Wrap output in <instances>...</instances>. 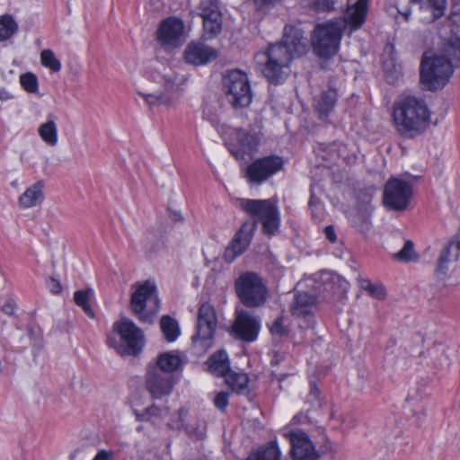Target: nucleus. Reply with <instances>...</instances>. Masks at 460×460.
<instances>
[{"mask_svg":"<svg viewBox=\"0 0 460 460\" xmlns=\"http://www.w3.org/2000/svg\"><path fill=\"white\" fill-rule=\"evenodd\" d=\"M291 444V456L293 460H319L320 455L316 451L309 436L301 430L285 433Z\"/></svg>","mask_w":460,"mask_h":460,"instance_id":"obj_17","label":"nucleus"},{"mask_svg":"<svg viewBox=\"0 0 460 460\" xmlns=\"http://www.w3.org/2000/svg\"><path fill=\"white\" fill-rule=\"evenodd\" d=\"M48 288L53 294H59L62 290L60 282L55 278H50L48 281Z\"/></svg>","mask_w":460,"mask_h":460,"instance_id":"obj_48","label":"nucleus"},{"mask_svg":"<svg viewBox=\"0 0 460 460\" xmlns=\"http://www.w3.org/2000/svg\"><path fill=\"white\" fill-rule=\"evenodd\" d=\"M394 258L397 261L404 262L416 261L419 258V255L414 250L413 242L407 240L404 243L403 247L398 252L394 253Z\"/></svg>","mask_w":460,"mask_h":460,"instance_id":"obj_39","label":"nucleus"},{"mask_svg":"<svg viewBox=\"0 0 460 460\" xmlns=\"http://www.w3.org/2000/svg\"><path fill=\"white\" fill-rule=\"evenodd\" d=\"M160 308L155 286L151 281L138 285L131 295L130 309L142 323L151 324Z\"/></svg>","mask_w":460,"mask_h":460,"instance_id":"obj_7","label":"nucleus"},{"mask_svg":"<svg viewBox=\"0 0 460 460\" xmlns=\"http://www.w3.org/2000/svg\"><path fill=\"white\" fill-rule=\"evenodd\" d=\"M43 199V183L37 181L20 196L19 205L23 208H29L40 204Z\"/></svg>","mask_w":460,"mask_h":460,"instance_id":"obj_23","label":"nucleus"},{"mask_svg":"<svg viewBox=\"0 0 460 460\" xmlns=\"http://www.w3.org/2000/svg\"><path fill=\"white\" fill-rule=\"evenodd\" d=\"M217 52L215 49L201 42L190 43L185 51L184 58L187 63L194 66H203L216 59Z\"/></svg>","mask_w":460,"mask_h":460,"instance_id":"obj_19","label":"nucleus"},{"mask_svg":"<svg viewBox=\"0 0 460 460\" xmlns=\"http://www.w3.org/2000/svg\"><path fill=\"white\" fill-rule=\"evenodd\" d=\"M143 430V426H138L137 428V431L141 432Z\"/></svg>","mask_w":460,"mask_h":460,"instance_id":"obj_59","label":"nucleus"},{"mask_svg":"<svg viewBox=\"0 0 460 460\" xmlns=\"http://www.w3.org/2000/svg\"><path fill=\"white\" fill-rule=\"evenodd\" d=\"M411 5H419L420 10H426L431 13L430 22H435L445 13L447 0H410Z\"/></svg>","mask_w":460,"mask_h":460,"instance_id":"obj_25","label":"nucleus"},{"mask_svg":"<svg viewBox=\"0 0 460 460\" xmlns=\"http://www.w3.org/2000/svg\"><path fill=\"white\" fill-rule=\"evenodd\" d=\"M40 62L43 66L49 68L52 72L57 73L61 69L60 61L50 49H44L40 53Z\"/></svg>","mask_w":460,"mask_h":460,"instance_id":"obj_40","label":"nucleus"},{"mask_svg":"<svg viewBox=\"0 0 460 460\" xmlns=\"http://www.w3.org/2000/svg\"><path fill=\"white\" fill-rule=\"evenodd\" d=\"M310 394L309 396L313 397L314 399H317L320 394V390L317 387V385L314 383L310 384Z\"/></svg>","mask_w":460,"mask_h":460,"instance_id":"obj_53","label":"nucleus"},{"mask_svg":"<svg viewBox=\"0 0 460 460\" xmlns=\"http://www.w3.org/2000/svg\"><path fill=\"white\" fill-rule=\"evenodd\" d=\"M198 10L202 19L222 15L219 0H200Z\"/></svg>","mask_w":460,"mask_h":460,"instance_id":"obj_36","label":"nucleus"},{"mask_svg":"<svg viewBox=\"0 0 460 460\" xmlns=\"http://www.w3.org/2000/svg\"><path fill=\"white\" fill-rule=\"evenodd\" d=\"M372 207L367 201L363 207L358 206L357 213L352 217V224L360 232L366 233L370 229Z\"/></svg>","mask_w":460,"mask_h":460,"instance_id":"obj_28","label":"nucleus"},{"mask_svg":"<svg viewBox=\"0 0 460 460\" xmlns=\"http://www.w3.org/2000/svg\"><path fill=\"white\" fill-rule=\"evenodd\" d=\"M149 239H150V234H147L145 236V238L143 239V243L146 247V249L149 252H153L155 251V248L154 247H151V248H148V242H149Z\"/></svg>","mask_w":460,"mask_h":460,"instance_id":"obj_56","label":"nucleus"},{"mask_svg":"<svg viewBox=\"0 0 460 460\" xmlns=\"http://www.w3.org/2000/svg\"><path fill=\"white\" fill-rule=\"evenodd\" d=\"M393 119L402 137L414 138L428 128L430 112L423 99L408 95L394 102Z\"/></svg>","mask_w":460,"mask_h":460,"instance_id":"obj_4","label":"nucleus"},{"mask_svg":"<svg viewBox=\"0 0 460 460\" xmlns=\"http://www.w3.org/2000/svg\"><path fill=\"white\" fill-rule=\"evenodd\" d=\"M234 288L238 298L247 307H260L267 301V287L259 274L253 271L242 273L234 282Z\"/></svg>","mask_w":460,"mask_h":460,"instance_id":"obj_8","label":"nucleus"},{"mask_svg":"<svg viewBox=\"0 0 460 460\" xmlns=\"http://www.w3.org/2000/svg\"><path fill=\"white\" fill-rule=\"evenodd\" d=\"M413 190L411 183L397 178L389 179L384 188L383 203L390 210L407 208Z\"/></svg>","mask_w":460,"mask_h":460,"instance_id":"obj_13","label":"nucleus"},{"mask_svg":"<svg viewBox=\"0 0 460 460\" xmlns=\"http://www.w3.org/2000/svg\"><path fill=\"white\" fill-rule=\"evenodd\" d=\"M283 320L282 316H279L270 326V332L273 337L281 339L288 335V329L284 325Z\"/></svg>","mask_w":460,"mask_h":460,"instance_id":"obj_43","label":"nucleus"},{"mask_svg":"<svg viewBox=\"0 0 460 460\" xmlns=\"http://www.w3.org/2000/svg\"><path fill=\"white\" fill-rule=\"evenodd\" d=\"M181 365V359L176 351L171 350L159 354L155 360L150 361L146 366L157 370L174 375Z\"/></svg>","mask_w":460,"mask_h":460,"instance_id":"obj_20","label":"nucleus"},{"mask_svg":"<svg viewBox=\"0 0 460 460\" xmlns=\"http://www.w3.org/2000/svg\"><path fill=\"white\" fill-rule=\"evenodd\" d=\"M459 256L460 239L454 238L441 250L435 270L436 274L446 275L449 262L458 260Z\"/></svg>","mask_w":460,"mask_h":460,"instance_id":"obj_21","label":"nucleus"},{"mask_svg":"<svg viewBox=\"0 0 460 460\" xmlns=\"http://www.w3.org/2000/svg\"><path fill=\"white\" fill-rule=\"evenodd\" d=\"M164 86L165 90H171L175 84V79L171 75H163Z\"/></svg>","mask_w":460,"mask_h":460,"instance_id":"obj_51","label":"nucleus"},{"mask_svg":"<svg viewBox=\"0 0 460 460\" xmlns=\"http://www.w3.org/2000/svg\"><path fill=\"white\" fill-rule=\"evenodd\" d=\"M222 91L227 102L235 110L248 107L252 93L248 75L239 70L226 71L222 77Z\"/></svg>","mask_w":460,"mask_h":460,"instance_id":"obj_6","label":"nucleus"},{"mask_svg":"<svg viewBox=\"0 0 460 460\" xmlns=\"http://www.w3.org/2000/svg\"><path fill=\"white\" fill-rule=\"evenodd\" d=\"M217 325L215 308L208 303L202 304L198 311L196 332L191 340L200 350L206 351L213 346Z\"/></svg>","mask_w":460,"mask_h":460,"instance_id":"obj_10","label":"nucleus"},{"mask_svg":"<svg viewBox=\"0 0 460 460\" xmlns=\"http://www.w3.org/2000/svg\"><path fill=\"white\" fill-rule=\"evenodd\" d=\"M138 93L145 98V101L150 106L155 105L157 103H165L167 102V99L163 94H144L141 93Z\"/></svg>","mask_w":460,"mask_h":460,"instance_id":"obj_45","label":"nucleus"},{"mask_svg":"<svg viewBox=\"0 0 460 460\" xmlns=\"http://www.w3.org/2000/svg\"><path fill=\"white\" fill-rule=\"evenodd\" d=\"M177 379L174 375L157 370L146 366L145 374V388L152 400H163L172 393Z\"/></svg>","mask_w":460,"mask_h":460,"instance_id":"obj_14","label":"nucleus"},{"mask_svg":"<svg viewBox=\"0 0 460 460\" xmlns=\"http://www.w3.org/2000/svg\"><path fill=\"white\" fill-rule=\"evenodd\" d=\"M316 203H318V199H316L314 194L312 193L308 205L310 208H313Z\"/></svg>","mask_w":460,"mask_h":460,"instance_id":"obj_57","label":"nucleus"},{"mask_svg":"<svg viewBox=\"0 0 460 460\" xmlns=\"http://www.w3.org/2000/svg\"><path fill=\"white\" fill-rule=\"evenodd\" d=\"M228 393L226 392H220L216 395L214 404L218 410L222 411H226L228 405Z\"/></svg>","mask_w":460,"mask_h":460,"instance_id":"obj_44","label":"nucleus"},{"mask_svg":"<svg viewBox=\"0 0 460 460\" xmlns=\"http://www.w3.org/2000/svg\"><path fill=\"white\" fill-rule=\"evenodd\" d=\"M284 159L277 155L256 158L248 164L244 177L250 184L261 185L284 169Z\"/></svg>","mask_w":460,"mask_h":460,"instance_id":"obj_11","label":"nucleus"},{"mask_svg":"<svg viewBox=\"0 0 460 460\" xmlns=\"http://www.w3.org/2000/svg\"><path fill=\"white\" fill-rule=\"evenodd\" d=\"M246 460H281V452L276 440L260 447Z\"/></svg>","mask_w":460,"mask_h":460,"instance_id":"obj_27","label":"nucleus"},{"mask_svg":"<svg viewBox=\"0 0 460 460\" xmlns=\"http://www.w3.org/2000/svg\"><path fill=\"white\" fill-rule=\"evenodd\" d=\"M160 327L168 342L175 341L180 336L181 330L178 322L170 315H164L160 320Z\"/></svg>","mask_w":460,"mask_h":460,"instance_id":"obj_31","label":"nucleus"},{"mask_svg":"<svg viewBox=\"0 0 460 460\" xmlns=\"http://www.w3.org/2000/svg\"><path fill=\"white\" fill-rule=\"evenodd\" d=\"M41 139L49 146H55L58 143V128L53 120L41 124L38 129Z\"/></svg>","mask_w":460,"mask_h":460,"instance_id":"obj_33","label":"nucleus"},{"mask_svg":"<svg viewBox=\"0 0 460 460\" xmlns=\"http://www.w3.org/2000/svg\"><path fill=\"white\" fill-rule=\"evenodd\" d=\"M315 298L307 292H298L296 294L293 305L291 306L292 314L296 316H305L309 314L314 305Z\"/></svg>","mask_w":460,"mask_h":460,"instance_id":"obj_26","label":"nucleus"},{"mask_svg":"<svg viewBox=\"0 0 460 460\" xmlns=\"http://www.w3.org/2000/svg\"><path fill=\"white\" fill-rule=\"evenodd\" d=\"M112 452L107 450H100L93 460H111Z\"/></svg>","mask_w":460,"mask_h":460,"instance_id":"obj_50","label":"nucleus"},{"mask_svg":"<svg viewBox=\"0 0 460 460\" xmlns=\"http://www.w3.org/2000/svg\"><path fill=\"white\" fill-rule=\"evenodd\" d=\"M177 413L179 416L180 426L183 427L184 426V423H183L184 418L186 417L188 411L185 408H181V409H179Z\"/></svg>","mask_w":460,"mask_h":460,"instance_id":"obj_54","label":"nucleus"},{"mask_svg":"<svg viewBox=\"0 0 460 460\" xmlns=\"http://www.w3.org/2000/svg\"><path fill=\"white\" fill-rule=\"evenodd\" d=\"M337 97V91L332 87L321 94L314 106L319 119H323L329 116L335 107Z\"/></svg>","mask_w":460,"mask_h":460,"instance_id":"obj_24","label":"nucleus"},{"mask_svg":"<svg viewBox=\"0 0 460 460\" xmlns=\"http://www.w3.org/2000/svg\"><path fill=\"white\" fill-rule=\"evenodd\" d=\"M359 286L366 290L372 297L382 300L385 297V288L382 284L372 283L367 279H360Z\"/></svg>","mask_w":460,"mask_h":460,"instance_id":"obj_38","label":"nucleus"},{"mask_svg":"<svg viewBox=\"0 0 460 460\" xmlns=\"http://www.w3.org/2000/svg\"><path fill=\"white\" fill-rule=\"evenodd\" d=\"M242 208L251 216L234 234L225 252V260L234 261L249 247L258 223L262 226V233L267 236L276 234L280 226V214L275 202L271 199H241Z\"/></svg>","mask_w":460,"mask_h":460,"instance_id":"obj_2","label":"nucleus"},{"mask_svg":"<svg viewBox=\"0 0 460 460\" xmlns=\"http://www.w3.org/2000/svg\"><path fill=\"white\" fill-rule=\"evenodd\" d=\"M185 430L188 433V435L190 438H192L203 439V438H204L203 430H201V429H199L198 428L195 429V428H192V427H190V426H186L185 427Z\"/></svg>","mask_w":460,"mask_h":460,"instance_id":"obj_47","label":"nucleus"},{"mask_svg":"<svg viewBox=\"0 0 460 460\" xmlns=\"http://www.w3.org/2000/svg\"><path fill=\"white\" fill-rule=\"evenodd\" d=\"M18 31V24L10 14H4L0 18V41L6 40Z\"/></svg>","mask_w":460,"mask_h":460,"instance_id":"obj_34","label":"nucleus"},{"mask_svg":"<svg viewBox=\"0 0 460 460\" xmlns=\"http://www.w3.org/2000/svg\"><path fill=\"white\" fill-rule=\"evenodd\" d=\"M113 331L119 335L120 343H115L111 336L108 337V342L119 354L137 356L141 352L144 345L143 332L131 320L123 318L116 322Z\"/></svg>","mask_w":460,"mask_h":460,"instance_id":"obj_9","label":"nucleus"},{"mask_svg":"<svg viewBox=\"0 0 460 460\" xmlns=\"http://www.w3.org/2000/svg\"><path fill=\"white\" fill-rule=\"evenodd\" d=\"M16 305L13 299H8L2 306V312L8 315H13Z\"/></svg>","mask_w":460,"mask_h":460,"instance_id":"obj_46","label":"nucleus"},{"mask_svg":"<svg viewBox=\"0 0 460 460\" xmlns=\"http://www.w3.org/2000/svg\"><path fill=\"white\" fill-rule=\"evenodd\" d=\"M169 212V217L173 222H181L183 221V217L181 214V212L174 211L171 208L168 209Z\"/></svg>","mask_w":460,"mask_h":460,"instance_id":"obj_52","label":"nucleus"},{"mask_svg":"<svg viewBox=\"0 0 460 460\" xmlns=\"http://www.w3.org/2000/svg\"><path fill=\"white\" fill-rule=\"evenodd\" d=\"M453 73V65L445 57H424L420 69V84L425 90L437 91L448 83Z\"/></svg>","mask_w":460,"mask_h":460,"instance_id":"obj_5","label":"nucleus"},{"mask_svg":"<svg viewBox=\"0 0 460 460\" xmlns=\"http://www.w3.org/2000/svg\"><path fill=\"white\" fill-rule=\"evenodd\" d=\"M323 232L327 240H329L332 243H336L337 236L335 234L334 227L332 226H326Z\"/></svg>","mask_w":460,"mask_h":460,"instance_id":"obj_49","label":"nucleus"},{"mask_svg":"<svg viewBox=\"0 0 460 460\" xmlns=\"http://www.w3.org/2000/svg\"><path fill=\"white\" fill-rule=\"evenodd\" d=\"M133 413L136 420L140 422H151L154 418H161L162 409L155 403H152L146 407L143 411H139L136 409L133 410Z\"/></svg>","mask_w":460,"mask_h":460,"instance_id":"obj_37","label":"nucleus"},{"mask_svg":"<svg viewBox=\"0 0 460 460\" xmlns=\"http://www.w3.org/2000/svg\"><path fill=\"white\" fill-rule=\"evenodd\" d=\"M455 352V348L446 343H434L421 355L427 359L426 364L436 370H443L451 365V356Z\"/></svg>","mask_w":460,"mask_h":460,"instance_id":"obj_18","label":"nucleus"},{"mask_svg":"<svg viewBox=\"0 0 460 460\" xmlns=\"http://www.w3.org/2000/svg\"><path fill=\"white\" fill-rule=\"evenodd\" d=\"M226 383L232 392L236 394H245L248 389L249 377L245 373H237L230 371L225 376Z\"/></svg>","mask_w":460,"mask_h":460,"instance_id":"obj_29","label":"nucleus"},{"mask_svg":"<svg viewBox=\"0 0 460 460\" xmlns=\"http://www.w3.org/2000/svg\"><path fill=\"white\" fill-rule=\"evenodd\" d=\"M156 39L164 49L179 48L184 42V23L176 17L164 19L158 27Z\"/></svg>","mask_w":460,"mask_h":460,"instance_id":"obj_15","label":"nucleus"},{"mask_svg":"<svg viewBox=\"0 0 460 460\" xmlns=\"http://www.w3.org/2000/svg\"><path fill=\"white\" fill-rule=\"evenodd\" d=\"M259 145L260 137L256 132L243 128H233L226 141L228 151L236 160L252 156L257 152Z\"/></svg>","mask_w":460,"mask_h":460,"instance_id":"obj_12","label":"nucleus"},{"mask_svg":"<svg viewBox=\"0 0 460 460\" xmlns=\"http://www.w3.org/2000/svg\"><path fill=\"white\" fill-rule=\"evenodd\" d=\"M367 13V0H358L354 6L348 8L344 18H336L318 23L312 33L311 44L314 54L321 58L335 56L341 45L344 30L349 25L359 29L365 22Z\"/></svg>","mask_w":460,"mask_h":460,"instance_id":"obj_3","label":"nucleus"},{"mask_svg":"<svg viewBox=\"0 0 460 460\" xmlns=\"http://www.w3.org/2000/svg\"><path fill=\"white\" fill-rule=\"evenodd\" d=\"M339 0H314L312 9L317 13H331L336 9Z\"/></svg>","mask_w":460,"mask_h":460,"instance_id":"obj_42","label":"nucleus"},{"mask_svg":"<svg viewBox=\"0 0 460 460\" xmlns=\"http://www.w3.org/2000/svg\"><path fill=\"white\" fill-rule=\"evenodd\" d=\"M206 365L208 371L217 376L225 377L231 369L227 353L224 349L212 354L206 361Z\"/></svg>","mask_w":460,"mask_h":460,"instance_id":"obj_22","label":"nucleus"},{"mask_svg":"<svg viewBox=\"0 0 460 460\" xmlns=\"http://www.w3.org/2000/svg\"><path fill=\"white\" fill-rule=\"evenodd\" d=\"M443 53L454 66H460V37L452 36L446 40L443 46Z\"/></svg>","mask_w":460,"mask_h":460,"instance_id":"obj_30","label":"nucleus"},{"mask_svg":"<svg viewBox=\"0 0 460 460\" xmlns=\"http://www.w3.org/2000/svg\"><path fill=\"white\" fill-rule=\"evenodd\" d=\"M93 295V290L91 288L85 290H78L74 295L75 303L82 307L85 314L90 318H94V312L89 304L90 297Z\"/></svg>","mask_w":460,"mask_h":460,"instance_id":"obj_35","label":"nucleus"},{"mask_svg":"<svg viewBox=\"0 0 460 460\" xmlns=\"http://www.w3.org/2000/svg\"><path fill=\"white\" fill-rule=\"evenodd\" d=\"M20 84L22 87L29 93H38V78L36 75L31 72H27L20 76Z\"/></svg>","mask_w":460,"mask_h":460,"instance_id":"obj_41","label":"nucleus"},{"mask_svg":"<svg viewBox=\"0 0 460 460\" xmlns=\"http://www.w3.org/2000/svg\"><path fill=\"white\" fill-rule=\"evenodd\" d=\"M203 38L212 40L216 38L222 31L223 17H207L203 18Z\"/></svg>","mask_w":460,"mask_h":460,"instance_id":"obj_32","label":"nucleus"},{"mask_svg":"<svg viewBox=\"0 0 460 460\" xmlns=\"http://www.w3.org/2000/svg\"><path fill=\"white\" fill-rule=\"evenodd\" d=\"M402 15L405 18V20H408L411 15V9L406 8L403 12H400Z\"/></svg>","mask_w":460,"mask_h":460,"instance_id":"obj_58","label":"nucleus"},{"mask_svg":"<svg viewBox=\"0 0 460 460\" xmlns=\"http://www.w3.org/2000/svg\"><path fill=\"white\" fill-rule=\"evenodd\" d=\"M307 49V39L303 30L288 24L284 28L282 40L258 52L255 60L268 82L279 85L288 77L292 60L305 55Z\"/></svg>","mask_w":460,"mask_h":460,"instance_id":"obj_1","label":"nucleus"},{"mask_svg":"<svg viewBox=\"0 0 460 460\" xmlns=\"http://www.w3.org/2000/svg\"><path fill=\"white\" fill-rule=\"evenodd\" d=\"M260 329L261 320L258 316L243 309L236 311L232 331L237 338L252 342L258 338Z\"/></svg>","mask_w":460,"mask_h":460,"instance_id":"obj_16","label":"nucleus"},{"mask_svg":"<svg viewBox=\"0 0 460 460\" xmlns=\"http://www.w3.org/2000/svg\"><path fill=\"white\" fill-rule=\"evenodd\" d=\"M12 94L4 87H0V100H9Z\"/></svg>","mask_w":460,"mask_h":460,"instance_id":"obj_55","label":"nucleus"}]
</instances>
